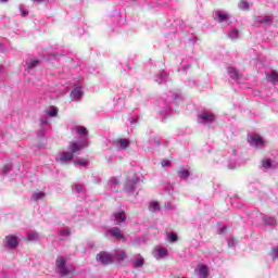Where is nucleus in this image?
<instances>
[{
  "label": "nucleus",
  "instance_id": "f257e3e1",
  "mask_svg": "<svg viewBox=\"0 0 278 278\" xmlns=\"http://www.w3.org/2000/svg\"><path fill=\"white\" fill-rule=\"evenodd\" d=\"M55 266L61 277L73 278V273H75V268L66 266V258L64 256L56 257Z\"/></svg>",
  "mask_w": 278,
  "mask_h": 278
},
{
  "label": "nucleus",
  "instance_id": "f03ea898",
  "mask_svg": "<svg viewBox=\"0 0 278 278\" xmlns=\"http://www.w3.org/2000/svg\"><path fill=\"white\" fill-rule=\"evenodd\" d=\"M97 261L101 262V264H112V262H114V256L108 252H100L97 255Z\"/></svg>",
  "mask_w": 278,
  "mask_h": 278
},
{
  "label": "nucleus",
  "instance_id": "7ed1b4c3",
  "mask_svg": "<svg viewBox=\"0 0 278 278\" xmlns=\"http://www.w3.org/2000/svg\"><path fill=\"white\" fill-rule=\"evenodd\" d=\"M4 242L9 249H16L18 247V237L9 235L4 238Z\"/></svg>",
  "mask_w": 278,
  "mask_h": 278
},
{
  "label": "nucleus",
  "instance_id": "20e7f679",
  "mask_svg": "<svg viewBox=\"0 0 278 278\" xmlns=\"http://www.w3.org/2000/svg\"><path fill=\"white\" fill-rule=\"evenodd\" d=\"M201 123H214L216 121V116L214 113L204 112L198 116Z\"/></svg>",
  "mask_w": 278,
  "mask_h": 278
},
{
  "label": "nucleus",
  "instance_id": "39448f33",
  "mask_svg": "<svg viewBox=\"0 0 278 278\" xmlns=\"http://www.w3.org/2000/svg\"><path fill=\"white\" fill-rule=\"evenodd\" d=\"M109 233H111V236L117 240H123L124 242L127 240V237L123 235V231L118 227L111 228Z\"/></svg>",
  "mask_w": 278,
  "mask_h": 278
},
{
  "label": "nucleus",
  "instance_id": "423d86ee",
  "mask_svg": "<svg viewBox=\"0 0 278 278\" xmlns=\"http://www.w3.org/2000/svg\"><path fill=\"white\" fill-rule=\"evenodd\" d=\"M84 149V146L77 141H72L68 144V151L75 155V153H79Z\"/></svg>",
  "mask_w": 278,
  "mask_h": 278
},
{
  "label": "nucleus",
  "instance_id": "0eeeda50",
  "mask_svg": "<svg viewBox=\"0 0 278 278\" xmlns=\"http://www.w3.org/2000/svg\"><path fill=\"white\" fill-rule=\"evenodd\" d=\"M113 216L117 225H121V223H125L127 220V215L125 214V211L116 212L113 214Z\"/></svg>",
  "mask_w": 278,
  "mask_h": 278
},
{
  "label": "nucleus",
  "instance_id": "6e6552de",
  "mask_svg": "<svg viewBox=\"0 0 278 278\" xmlns=\"http://www.w3.org/2000/svg\"><path fill=\"white\" fill-rule=\"evenodd\" d=\"M177 173L180 179H188V177H190V169L186 168L185 166L179 167Z\"/></svg>",
  "mask_w": 278,
  "mask_h": 278
},
{
  "label": "nucleus",
  "instance_id": "1a4fd4ad",
  "mask_svg": "<svg viewBox=\"0 0 278 278\" xmlns=\"http://www.w3.org/2000/svg\"><path fill=\"white\" fill-rule=\"evenodd\" d=\"M84 94V92L81 91V89L79 88H75L72 92H71V99L73 101H79L81 99V96Z\"/></svg>",
  "mask_w": 278,
  "mask_h": 278
},
{
  "label": "nucleus",
  "instance_id": "9d476101",
  "mask_svg": "<svg viewBox=\"0 0 278 278\" xmlns=\"http://www.w3.org/2000/svg\"><path fill=\"white\" fill-rule=\"evenodd\" d=\"M199 275L202 278H208L210 277V268L207 265H200L199 266Z\"/></svg>",
  "mask_w": 278,
  "mask_h": 278
},
{
  "label": "nucleus",
  "instance_id": "9b49d317",
  "mask_svg": "<svg viewBox=\"0 0 278 278\" xmlns=\"http://www.w3.org/2000/svg\"><path fill=\"white\" fill-rule=\"evenodd\" d=\"M250 142H254V144L264 146V139L262 136L254 134L250 138Z\"/></svg>",
  "mask_w": 278,
  "mask_h": 278
},
{
  "label": "nucleus",
  "instance_id": "f8f14e48",
  "mask_svg": "<svg viewBox=\"0 0 278 278\" xmlns=\"http://www.w3.org/2000/svg\"><path fill=\"white\" fill-rule=\"evenodd\" d=\"M75 157V155L72 152H62L61 153V162H72V160Z\"/></svg>",
  "mask_w": 278,
  "mask_h": 278
},
{
  "label": "nucleus",
  "instance_id": "ddd939ff",
  "mask_svg": "<svg viewBox=\"0 0 278 278\" xmlns=\"http://www.w3.org/2000/svg\"><path fill=\"white\" fill-rule=\"evenodd\" d=\"M216 16H217V23H225L229 21V14L227 13L217 12Z\"/></svg>",
  "mask_w": 278,
  "mask_h": 278
},
{
  "label": "nucleus",
  "instance_id": "4468645a",
  "mask_svg": "<svg viewBox=\"0 0 278 278\" xmlns=\"http://www.w3.org/2000/svg\"><path fill=\"white\" fill-rule=\"evenodd\" d=\"M154 252L157 253L159 257H166V255H168V249L166 248H155Z\"/></svg>",
  "mask_w": 278,
  "mask_h": 278
},
{
  "label": "nucleus",
  "instance_id": "2eb2a0df",
  "mask_svg": "<svg viewBox=\"0 0 278 278\" xmlns=\"http://www.w3.org/2000/svg\"><path fill=\"white\" fill-rule=\"evenodd\" d=\"M267 79L271 81V84H276L278 81V73L277 72H271L269 75H267Z\"/></svg>",
  "mask_w": 278,
  "mask_h": 278
},
{
  "label": "nucleus",
  "instance_id": "dca6fc26",
  "mask_svg": "<svg viewBox=\"0 0 278 278\" xmlns=\"http://www.w3.org/2000/svg\"><path fill=\"white\" fill-rule=\"evenodd\" d=\"M239 8L240 10H249V8H251V3L247 0H240Z\"/></svg>",
  "mask_w": 278,
  "mask_h": 278
},
{
  "label": "nucleus",
  "instance_id": "f3484780",
  "mask_svg": "<svg viewBox=\"0 0 278 278\" xmlns=\"http://www.w3.org/2000/svg\"><path fill=\"white\" fill-rule=\"evenodd\" d=\"M76 131H77V134H80L81 136H88V129L84 126H77Z\"/></svg>",
  "mask_w": 278,
  "mask_h": 278
},
{
  "label": "nucleus",
  "instance_id": "a211bd4d",
  "mask_svg": "<svg viewBox=\"0 0 278 278\" xmlns=\"http://www.w3.org/2000/svg\"><path fill=\"white\" fill-rule=\"evenodd\" d=\"M150 212H157L160 210V202H152L149 205Z\"/></svg>",
  "mask_w": 278,
  "mask_h": 278
},
{
  "label": "nucleus",
  "instance_id": "6ab92c4d",
  "mask_svg": "<svg viewBox=\"0 0 278 278\" xmlns=\"http://www.w3.org/2000/svg\"><path fill=\"white\" fill-rule=\"evenodd\" d=\"M263 168H270L273 166V161L270 159H265L262 161Z\"/></svg>",
  "mask_w": 278,
  "mask_h": 278
},
{
  "label": "nucleus",
  "instance_id": "aec40b11",
  "mask_svg": "<svg viewBox=\"0 0 278 278\" xmlns=\"http://www.w3.org/2000/svg\"><path fill=\"white\" fill-rule=\"evenodd\" d=\"M118 142L121 143V149H127L129 147V139H119Z\"/></svg>",
  "mask_w": 278,
  "mask_h": 278
},
{
  "label": "nucleus",
  "instance_id": "412c9836",
  "mask_svg": "<svg viewBox=\"0 0 278 278\" xmlns=\"http://www.w3.org/2000/svg\"><path fill=\"white\" fill-rule=\"evenodd\" d=\"M125 188H126V190H128V192H134V188H136V182L128 181V182H126Z\"/></svg>",
  "mask_w": 278,
  "mask_h": 278
},
{
  "label": "nucleus",
  "instance_id": "4be33fe9",
  "mask_svg": "<svg viewBox=\"0 0 278 278\" xmlns=\"http://www.w3.org/2000/svg\"><path fill=\"white\" fill-rule=\"evenodd\" d=\"M167 238H168V242H170V243L177 242V240H178L176 232L167 233Z\"/></svg>",
  "mask_w": 278,
  "mask_h": 278
},
{
  "label": "nucleus",
  "instance_id": "5701e85b",
  "mask_svg": "<svg viewBox=\"0 0 278 278\" xmlns=\"http://www.w3.org/2000/svg\"><path fill=\"white\" fill-rule=\"evenodd\" d=\"M116 258L119 260V261L126 260L127 258V253H125V251H117Z\"/></svg>",
  "mask_w": 278,
  "mask_h": 278
},
{
  "label": "nucleus",
  "instance_id": "b1692460",
  "mask_svg": "<svg viewBox=\"0 0 278 278\" xmlns=\"http://www.w3.org/2000/svg\"><path fill=\"white\" fill-rule=\"evenodd\" d=\"M228 73H230L232 78H238V71L236 68L229 67Z\"/></svg>",
  "mask_w": 278,
  "mask_h": 278
},
{
  "label": "nucleus",
  "instance_id": "393cba45",
  "mask_svg": "<svg viewBox=\"0 0 278 278\" xmlns=\"http://www.w3.org/2000/svg\"><path fill=\"white\" fill-rule=\"evenodd\" d=\"M33 199H35V201H38L39 199H45V192L34 193Z\"/></svg>",
  "mask_w": 278,
  "mask_h": 278
},
{
  "label": "nucleus",
  "instance_id": "a878e982",
  "mask_svg": "<svg viewBox=\"0 0 278 278\" xmlns=\"http://www.w3.org/2000/svg\"><path fill=\"white\" fill-rule=\"evenodd\" d=\"M135 266H136V268H141V266H144V258H138L135 262Z\"/></svg>",
  "mask_w": 278,
  "mask_h": 278
},
{
  "label": "nucleus",
  "instance_id": "bb28decb",
  "mask_svg": "<svg viewBox=\"0 0 278 278\" xmlns=\"http://www.w3.org/2000/svg\"><path fill=\"white\" fill-rule=\"evenodd\" d=\"M27 240H28V241L38 240V233H36V232L28 233V235H27Z\"/></svg>",
  "mask_w": 278,
  "mask_h": 278
},
{
  "label": "nucleus",
  "instance_id": "cd10ccee",
  "mask_svg": "<svg viewBox=\"0 0 278 278\" xmlns=\"http://www.w3.org/2000/svg\"><path fill=\"white\" fill-rule=\"evenodd\" d=\"M12 170V164L8 163L3 165V173H10Z\"/></svg>",
  "mask_w": 278,
  "mask_h": 278
},
{
  "label": "nucleus",
  "instance_id": "c85d7f7f",
  "mask_svg": "<svg viewBox=\"0 0 278 278\" xmlns=\"http://www.w3.org/2000/svg\"><path fill=\"white\" fill-rule=\"evenodd\" d=\"M39 64H40V61L34 60L30 62L29 68H36V66H38Z\"/></svg>",
  "mask_w": 278,
  "mask_h": 278
},
{
  "label": "nucleus",
  "instance_id": "c756f323",
  "mask_svg": "<svg viewBox=\"0 0 278 278\" xmlns=\"http://www.w3.org/2000/svg\"><path fill=\"white\" fill-rule=\"evenodd\" d=\"M49 116H58V109H52L48 112Z\"/></svg>",
  "mask_w": 278,
  "mask_h": 278
},
{
  "label": "nucleus",
  "instance_id": "7c9ffc66",
  "mask_svg": "<svg viewBox=\"0 0 278 278\" xmlns=\"http://www.w3.org/2000/svg\"><path fill=\"white\" fill-rule=\"evenodd\" d=\"M75 164H79L80 166H88V162L80 160V161H76Z\"/></svg>",
  "mask_w": 278,
  "mask_h": 278
},
{
  "label": "nucleus",
  "instance_id": "2f4dec72",
  "mask_svg": "<svg viewBox=\"0 0 278 278\" xmlns=\"http://www.w3.org/2000/svg\"><path fill=\"white\" fill-rule=\"evenodd\" d=\"M110 182L113 184L114 186H118V184H121V181L117 178H111Z\"/></svg>",
  "mask_w": 278,
  "mask_h": 278
},
{
  "label": "nucleus",
  "instance_id": "473e14b6",
  "mask_svg": "<svg viewBox=\"0 0 278 278\" xmlns=\"http://www.w3.org/2000/svg\"><path fill=\"white\" fill-rule=\"evenodd\" d=\"M271 253H274V257L278 260V248H273Z\"/></svg>",
  "mask_w": 278,
  "mask_h": 278
},
{
  "label": "nucleus",
  "instance_id": "72a5a7b5",
  "mask_svg": "<svg viewBox=\"0 0 278 278\" xmlns=\"http://www.w3.org/2000/svg\"><path fill=\"white\" fill-rule=\"evenodd\" d=\"M61 236H71V231L70 230H62Z\"/></svg>",
  "mask_w": 278,
  "mask_h": 278
},
{
  "label": "nucleus",
  "instance_id": "f704fd0d",
  "mask_svg": "<svg viewBox=\"0 0 278 278\" xmlns=\"http://www.w3.org/2000/svg\"><path fill=\"white\" fill-rule=\"evenodd\" d=\"M263 23H273V17H265Z\"/></svg>",
  "mask_w": 278,
  "mask_h": 278
},
{
  "label": "nucleus",
  "instance_id": "c9c22d12",
  "mask_svg": "<svg viewBox=\"0 0 278 278\" xmlns=\"http://www.w3.org/2000/svg\"><path fill=\"white\" fill-rule=\"evenodd\" d=\"M162 166H170V161H163Z\"/></svg>",
  "mask_w": 278,
  "mask_h": 278
},
{
  "label": "nucleus",
  "instance_id": "e433bc0d",
  "mask_svg": "<svg viewBox=\"0 0 278 278\" xmlns=\"http://www.w3.org/2000/svg\"><path fill=\"white\" fill-rule=\"evenodd\" d=\"M238 34H239V33H238V29H233V30H232V36H233V38H237Z\"/></svg>",
  "mask_w": 278,
  "mask_h": 278
},
{
  "label": "nucleus",
  "instance_id": "4c0bfd02",
  "mask_svg": "<svg viewBox=\"0 0 278 278\" xmlns=\"http://www.w3.org/2000/svg\"><path fill=\"white\" fill-rule=\"evenodd\" d=\"M21 13H22L23 16H27V14H28V13H27L26 11H24L23 9H21Z\"/></svg>",
  "mask_w": 278,
  "mask_h": 278
},
{
  "label": "nucleus",
  "instance_id": "58836bf2",
  "mask_svg": "<svg viewBox=\"0 0 278 278\" xmlns=\"http://www.w3.org/2000/svg\"><path fill=\"white\" fill-rule=\"evenodd\" d=\"M34 1L35 3H43L45 0H31Z\"/></svg>",
  "mask_w": 278,
  "mask_h": 278
},
{
  "label": "nucleus",
  "instance_id": "ea45409f",
  "mask_svg": "<svg viewBox=\"0 0 278 278\" xmlns=\"http://www.w3.org/2000/svg\"><path fill=\"white\" fill-rule=\"evenodd\" d=\"M0 3H8V0H0Z\"/></svg>",
  "mask_w": 278,
  "mask_h": 278
},
{
  "label": "nucleus",
  "instance_id": "a19ab883",
  "mask_svg": "<svg viewBox=\"0 0 278 278\" xmlns=\"http://www.w3.org/2000/svg\"><path fill=\"white\" fill-rule=\"evenodd\" d=\"M76 188H78V190H81V186L77 185Z\"/></svg>",
  "mask_w": 278,
  "mask_h": 278
}]
</instances>
